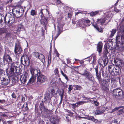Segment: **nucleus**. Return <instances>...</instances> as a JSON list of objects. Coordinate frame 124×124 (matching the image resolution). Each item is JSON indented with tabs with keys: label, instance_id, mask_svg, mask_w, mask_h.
<instances>
[{
	"label": "nucleus",
	"instance_id": "bf43d9fd",
	"mask_svg": "<svg viewBox=\"0 0 124 124\" xmlns=\"http://www.w3.org/2000/svg\"><path fill=\"white\" fill-rule=\"evenodd\" d=\"M11 96L13 98H14L15 99H16V94L14 93H12Z\"/></svg>",
	"mask_w": 124,
	"mask_h": 124
},
{
	"label": "nucleus",
	"instance_id": "ddd939ff",
	"mask_svg": "<svg viewBox=\"0 0 124 124\" xmlns=\"http://www.w3.org/2000/svg\"><path fill=\"white\" fill-rule=\"evenodd\" d=\"M40 22L41 24L43 26L45 29L46 30L47 24L48 23V18L47 17H44L43 18L40 19Z\"/></svg>",
	"mask_w": 124,
	"mask_h": 124
},
{
	"label": "nucleus",
	"instance_id": "9d476101",
	"mask_svg": "<svg viewBox=\"0 0 124 124\" xmlns=\"http://www.w3.org/2000/svg\"><path fill=\"white\" fill-rule=\"evenodd\" d=\"M28 74L26 71L24 72L23 76H22L21 77L20 79L21 82L23 84H25L26 82V81L29 78Z\"/></svg>",
	"mask_w": 124,
	"mask_h": 124
},
{
	"label": "nucleus",
	"instance_id": "393cba45",
	"mask_svg": "<svg viewBox=\"0 0 124 124\" xmlns=\"http://www.w3.org/2000/svg\"><path fill=\"white\" fill-rule=\"evenodd\" d=\"M38 58L40 60L41 62L43 63H45V57L42 54H39V58Z\"/></svg>",
	"mask_w": 124,
	"mask_h": 124
},
{
	"label": "nucleus",
	"instance_id": "dca6fc26",
	"mask_svg": "<svg viewBox=\"0 0 124 124\" xmlns=\"http://www.w3.org/2000/svg\"><path fill=\"white\" fill-rule=\"evenodd\" d=\"M92 57H93V60L92 61L93 64H95L96 63V55L95 53H93L90 56L87 57V58L89 59L88 60H86V61H88L90 62V61L91 60Z\"/></svg>",
	"mask_w": 124,
	"mask_h": 124
},
{
	"label": "nucleus",
	"instance_id": "6e6d98bb",
	"mask_svg": "<svg viewBox=\"0 0 124 124\" xmlns=\"http://www.w3.org/2000/svg\"><path fill=\"white\" fill-rule=\"evenodd\" d=\"M83 98H84V100H85L90 101H92V100H91V99L90 98L86 97L85 96H83Z\"/></svg>",
	"mask_w": 124,
	"mask_h": 124
},
{
	"label": "nucleus",
	"instance_id": "20e7f679",
	"mask_svg": "<svg viewBox=\"0 0 124 124\" xmlns=\"http://www.w3.org/2000/svg\"><path fill=\"white\" fill-rule=\"evenodd\" d=\"M31 76L27 84H32L34 82L36 79V77L38 75L37 72V67H31L30 69Z\"/></svg>",
	"mask_w": 124,
	"mask_h": 124
},
{
	"label": "nucleus",
	"instance_id": "6e6552de",
	"mask_svg": "<svg viewBox=\"0 0 124 124\" xmlns=\"http://www.w3.org/2000/svg\"><path fill=\"white\" fill-rule=\"evenodd\" d=\"M108 59L107 57L104 56L103 58L98 59V62L101 66L104 67L108 63Z\"/></svg>",
	"mask_w": 124,
	"mask_h": 124
},
{
	"label": "nucleus",
	"instance_id": "8fccbe9b",
	"mask_svg": "<svg viewBox=\"0 0 124 124\" xmlns=\"http://www.w3.org/2000/svg\"><path fill=\"white\" fill-rule=\"evenodd\" d=\"M54 73L56 75H57L58 76L59 75V72L58 69L57 68H56L54 70Z\"/></svg>",
	"mask_w": 124,
	"mask_h": 124
},
{
	"label": "nucleus",
	"instance_id": "cd10ccee",
	"mask_svg": "<svg viewBox=\"0 0 124 124\" xmlns=\"http://www.w3.org/2000/svg\"><path fill=\"white\" fill-rule=\"evenodd\" d=\"M24 28L22 24H18L17 26V31L19 32L20 31L22 30Z\"/></svg>",
	"mask_w": 124,
	"mask_h": 124
},
{
	"label": "nucleus",
	"instance_id": "aec40b11",
	"mask_svg": "<svg viewBox=\"0 0 124 124\" xmlns=\"http://www.w3.org/2000/svg\"><path fill=\"white\" fill-rule=\"evenodd\" d=\"M49 90L48 92H46L45 95V97H44V102L47 101L49 99H50L51 97H50V94L49 93Z\"/></svg>",
	"mask_w": 124,
	"mask_h": 124
},
{
	"label": "nucleus",
	"instance_id": "1a4fd4ad",
	"mask_svg": "<svg viewBox=\"0 0 124 124\" xmlns=\"http://www.w3.org/2000/svg\"><path fill=\"white\" fill-rule=\"evenodd\" d=\"M0 80L1 81V82L0 83L2 85L6 86L10 83V77H8V78H6L4 77L0 78Z\"/></svg>",
	"mask_w": 124,
	"mask_h": 124
},
{
	"label": "nucleus",
	"instance_id": "9b49d317",
	"mask_svg": "<svg viewBox=\"0 0 124 124\" xmlns=\"http://www.w3.org/2000/svg\"><path fill=\"white\" fill-rule=\"evenodd\" d=\"M12 13L14 17L16 18H19L22 15L18 9L16 8H13L12 9Z\"/></svg>",
	"mask_w": 124,
	"mask_h": 124
},
{
	"label": "nucleus",
	"instance_id": "0e129e2a",
	"mask_svg": "<svg viewBox=\"0 0 124 124\" xmlns=\"http://www.w3.org/2000/svg\"><path fill=\"white\" fill-rule=\"evenodd\" d=\"M11 35L10 33H7L6 34V37H10Z\"/></svg>",
	"mask_w": 124,
	"mask_h": 124
},
{
	"label": "nucleus",
	"instance_id": "5701e85b",
	"mask_svg": "<svg viewBox=\"0 0 124 124\" xmlns=\"http://www.w3.org/2000/svg\"><path fill=\"white\" fill-rule=\"evenodd\" d=\"M94 69L95 70L96 72V78L101 77V72L100 71L99 72L98 67H96Z\"/></svg>",
	"mask_w": 124,
	"mask_h": 124
},
{
	"label": "nucleus",
	"instance_id": "4468645a",
	"mask_svg": "<svg viewBox=\"0 0 124 124\" xmlns=\"http://www.w3.org/2000/svg\"><path fill=\"white\" fill-rule=\"evenodd\" d=\"M50 120L51 122L50 124H57L59 122L58 116H54L50 118Z\"/></svg>",
	"mask_w": 124,
	"mask_h": 124
},
{
	"label": "nucleus",
	"instance_id": "69168bd1",
	"mask_svg": "<svg viewBox=\"0 0 124 124\" xmlns=\"http://www.w3.org/2000/svg\"><path fill=\"white\" fill-rule=\"evenodd\" d=\"M79 63L81 64H84V61L83 60H79Z\"/></svg>",
	"mask_w": 124,
	"mask_h": 124
},
{
	"label": "nucleus",
	"instance_id": "338daca9",
	"mask_svg": "<svg viewBox=\"0 0 124 124\" xmlns=\"http://www.w3.org/2000/svg\"><path fill=\"white\" fill-rule=\"evenodd\" d=\"M66 121L67 122H69L70 121V117L68 116L66 117Z\"/></svg>",
	"mask_w": 124,
	"mask_h": 124
},
{
	"label": "nucleus",
	"instance_id": "37998d69",
	"mask_svg": "<svg viewBox=\"0 0 124 124\" xmlns=\"http://www.w3.org/2000/svg\"><path fill=\"white\" fill-rule=\"evenodd\" d=\"M87 119L92 121L93 122L94 119V117L93 116H88L86 117Z\"/></svg>",
	"mask_w": 124,
	"mask_h": 124
},
{
	"label": "nucleus",
	"instance_id": "f3484780",
	"mask_svg": "<svg viewBox=\"0 0 124 124\" xmlns=\"http://www.w3.org/2000/svg\"><path fill=\"white\" fill-rule=\"evenodd\" d=\"M106 20L105 17L100 19H98L96 22L94 23H97V25L99 24L100 25H103L105 23V21Z\"/></svg>",
	"mask_w": 124,
	"mask_h": 124
},
{
	"label": "nucleus",
	"instance_id": "f257e3e1",
	"mask_svg": "<svg viewBox=\"0 0 124 124\" xmlns=\"http://www.w3.org/2000/svg\"><path fill=\"white\" fill-rule=\"evenodd\" d=\"M37 73L38 75L37 77L36 83L38 85L45 83L47 80V77L41 74V72L39 69L37 67Z\"/></svg>",
	"mask_w": 124,
	"mask_h": 124
},
{
	"label": "nucleus",
	"instance_id": "a878e982",
	"mask_svg": "<svg viewBox=\"0 0 124 124\" xmlns=\"http://www.w3.org/2000/svg\"><path fill=\"white\" fill-rule=\"evenodd\" d=\"M22 70V69L18 67V68L15 70V71H14V74H16L17 75H20L21 74V72Z\"/></svg>",
	"mask_w": 124,
	"mask_h": 124
},
{
	"label": "nucleus",
	"instance_id": "f03ea898",
	"mask_svg": "<svg viewBox=\"0 0 124 124\" xmlns=\"http://www.w3.org/2000/svg\"><path fill=\"white\" fill-rule=\"evenodd\" d=\"M78 73L84 76L89 80L93 82L94 80V78L92 74L87 69H84L83 68L80 70Z\"/></svg>",
	"mask_w": 124,
	"mask_h": 124
},
{
	"label": "nucleus",
	"instance_id": "052dcab7",
	"mask_svg": "<svg viewBox=\"0 0 124 124\" xmlns=\"http://www.w3.org/2000/svg\"><path fill=\"white\" fill-rule=\"evenodd\" d=\"M63 93H64V91L63 90V92H62V94L61 95V102H62V99L63 97Z\"/></svg>",
	"mask_w": 124,
	"mask_h": 124
},
{
	"label": "nucleus",
	"instance_id": "58836bf2",
	"mask_svg": "<svg viewBox=\"0 0 124 124\" xmlns=\"http://www.w3.org/2000/svg\"><path fill=\"white\" fill-rule=\"evenodd\" d=\"M14 75H13L12 76H10V77H12V83L13 84H15L16 82L17 81V80L15 78L16 77L14 76Z\"/></svg>",
	"mask_w": 124,
	"mask_h": 124
},
{
	"label": "nucleus",
	"instance_id": "f8f14e48",
	"mask_svg": "<svg viewBox=\"0 0 124 124\" xmlns=\"http://www.w3.org/2000/svg\"><path fill=\"white\" fill-rule=\"evenodd\" d=\"M3 58L4 60L6 61L8 64H10L12 62V60L10 56L7 54L6 51L5 52Z\"/></svg>",
	"mask_w": 124,
	"mask_h": 124
},
{
	"label": "nucleus",
	"instance_id": "a211bd4d",
	"mask_svg": "<svg viewBox=\"0 0 124 124\" xmlns=\"http://www.w3.org/2000/svg\"><path fill=\"white\" fill-rule=\"evenodd\" d=\"M103 44L101 42H99L97 44V50L100 53L102 51Z\"/></svg>",
	"mask_w": 124,
	"mask_h": 124
},
{
	"label": "nucleus",
	"instance_id": "c756f323",
	"mask_svg": "<svg viewBox=\"0 0 124 124\" xmlns=\"http://www.w3.org/2000/svg\"><path fill=\"white\" fill-rule=\"evenodd\" d=\"M109 86L101 85V88L103 91L107 92L109 90Z\"/></svg>",
	"mask_w": 124,
	"mask_h": 124
},
{
	"label": "nucleus",
	"instance_id": "7c9ffc66",
	"mask_svg": "<svg viewBox=\"0 0 124 124\" xmlns=\"http://www.w3.org/2000/svg\"><path fill=\"white\" fill-rule=\"evenodd\" d=\"M103 82L100 84L101 85L109 86L108 83L106 80H104L103 79Z\"/></svg>",
	"mask_w": 124,
	"mask_h": 124
},
{
	"label": "nucleus",
	"instance_id": "79ce46f5",
	"mask_svg": "<svg viewBox=\"0 0 124 124\" xmlns=\"http://www.w3.org/2000/svg\"><path fill=\"white\" fill-rule=\"evenodd\" d=\"M31 15L33 16L36 15L37 14V11H35L34 10H32L31 12Z\"/></svg>",
	"mask_w": 124,
	"mask_h": 124
},
{
	"label": "nucleus",
	"instance_id": "b1692460",
	"mask_svg": "<svg viewBox=\"0 0 124 124\" xmlns=\"http://www.w3.org/2000/svg\"><path fill=\"white\" fill-rule=\"evenodd\" d=\"M117 64H116V67H118L120 68L122 67L124 65V63L121 60H117Z\"/></svg>",
	"mask_w": 124,
	"mask_h": 124
},
{
	"label": "nucleus",
	"instance_id": "c03bdc74",
	"mask_svg": "<svg viewBox=\"0 0 124 124\" xmlns=\"http://www.w3.org/2000/svg\"><path fill=\"white\" fill-rule=\"evenodd\" d=\"M102 76L105 78H106L108 76L107 72L105 71H102Z\"/></svg>",
	"mask_w": 124,
	"mask_h": 124
},
{
	"label": "nucleus",
	"instance_id": "6ab92c4d",
	"mask_svg": "<svg viewBox=\"0 0 124 124\" xmlns=\"http://www.w3.org/2000/svg\"><path fill=\"white\" fill-rule=\"evenodd\" d=\"M94 27L99 32L101 33L103 32V29L101 26H98L97 23H94L93 24Z\"/></svg>",
	"mask_w": 124,
	"mask_h": 124
},
{
	"label": "nucleus",
	"instance_id": "4d7b16f0",
	"mask_svg": "<svg viewBox=\"0 0 124 124\" xmlns=\"http://www.w3.org/2000/svg\"><path fill=\"white\" fill-rule=\"evenodd\" d=\"M73 88V86L71 85H69V87L68 88V91H69L70 92L72 90Z\"/></svg>",
	"mask_w": 124,
	"mask_h": 124
},
{
	"label": "nucleus",
	"instance_id": "423d86ee",
	"mask_svg": "<svg viewBox=\"0 0 124 124\" xmlns=\"http://www.w3.org/2000/svg\"><path fill=\"white\" fill-rule=\"evenodd\" d=\"M113 93L114 96L119 100H122L123 99V92L121 89L117 88L114 89L113 91Z\"/></svg>",
	"mask_w": 124,
	"mask_h": 124
},
{
	"label": "nucleus",
	"instance_id": "a18cd8bd",
	"mask_svg": "<svg viewBox=\"0 0 124 124\" xmlns=\"http://www.w3.org/2000/svg\"><path fill=\"white\" fill-rule=\"evenodd\" d=\"M43 9H42L40 11V12L39 15H40V16L41 17V19L43 18H44V17H45L44 16V15L43 12Z\"/></svg>",
	"mask_w": 124,
	"mask_h": 124
},
{
	"label": "nucleus",
	"instance_id": "f704fd0d",
	"mask_svg": "<svg viewBox=\"0 0 124 124\" xmlns=\"http://www.w3.org/2000/svg\"><path fill=\"white\" fill-rule=\"evenodd\" d=\"M116 31L117 30L116 29H113L111 30L110 31L111 33L110 34V36L111 37H112L113 36Z\"/></svg>",
	"mask_w": 124,
	"mask_h": 124
},
{
	"label": "nucleus",
	"instance_id": "473e14b6",
	"mask_svg": "<svg viewBox=\"0 0 124 124\" xmlns=\"http://www.w3.org/2000/svg\"><path fill=\"white\" fill-rule=\"evenodd\" d=\"M60 72L62 75L65 78L67 81L69 79L68 77L65 73H64L63 72L61 69H60Z\"/></svg>",
	"mask_w": 124,
	"mask_h": 124
},
{
	"label": "nucleus",
	"instance_id": "c85d7f7f",
	"mask_svg": "<svg viewBox=\"0 0 124 124\" xmlns=\"http://www.w3.org/2000/svg\"><path fill=\"white\" fill-rule=\"evenodd\" d=\"M100 11L98 10L94 12L92 11L90 13V15L91 16H94L99 14Z\"/></svg>",
	"mask_w": 124,
	"mask_h": 124
},
{
	"label": "nucleus",
	"instance_id": "2f4dec72",
	"mask_svg": "<svg viewBox=\"0 0 124 124\" xmlns=\"http://www.w3.org/2000/svg\"><path fill=\"white\" fill-rule=\"evenodd\" d=\"M48 89V91L49 90L50 91V90L51 91L50 92V93L51 94V96H54V94L55 93V90H54V88H52L51 87H49Z\"/></svg>",
	"mask_w": 124,
	"mask_h": 124
},
{
	"label": "nucleus",
	"instance_id": "09e8293b",
	"mask_svg": "<svg viewBox=\"0 0 124 124\" xmlns=\"http://www.w3.org/2000/svg\"><path fill=\"white\" fill-rule=\"evenodd\" d=\"M103 112L101 110H96V111L95 112V114L97 115H101L103 113Z\"/></svg>",
	"mask_w": 124,
	"mask_h": 124
},
{
	"label": "nucleus",
	"instance_id": "0eeeda50",
	"mask_svg": "<svg viewBox=\"0 0 124 124\" xmlns=\"http://www.w3.org/2000/svg\"><path fill=\"white\" fill-rule=\"evenodd\" d=\"M23 51L20 42L17 41L15 44L14 52L16 55L20 54Z\"/></svg>",
	"mask_w": 124,
	"mask_h": 124
},
{
	"label": "nucleus",
	"instance_id": "ea45409f",
	"mask_svg": "<svg viewBox=\"0 0 124 124\" xmlns=\"http://www.w3.org/2000/svg\"><path fill=\"white\" fill-rule=\"evenodd\" d=\"M17 9L20 13L21 14H22V15L23 14L24 12V10L23 8L22 7H20L19 9Z\"/></svg>",
	"mask_w": 124,
	"mask_h": 124
},
{
	"label": "nucleus",
	"instance_id": "603ef678",
	"mask_svg": "<svg viewBox=\"0 0 124 124\" xmlns=\"http://www.w3.org/2000/svg\"><path fill=\"white\" fill-rule=\"evenodd\" d=\"M93 122H94L96 123L100 124L101 123V120L98 121V119L94 118L93 121Z\"/></svg>",
	"mask_w": 124,
	"mask_h": 124
},
{
	"label": "nucleus",
	"instance_id": "864d4df0",
	"mask_svg": "<svg viewBox=\"0 0 124 124\" xmlns=\"http://www.w3.org/2000/svg\"><path fill=\"white\" fill-rule=\"evenodd\" d=\"M54 53H55L56 56V57L59 58V54L58 53L56 49H55V50L54 51Z\"/></svg>",
	"mask_w": 124,
	"mask_h": 124
},
{
	"label": "nucleus",
	"instance_id": "39448f33",
	"mask_svg": "<svg viewBox=\"0 0 124 124\" xmlns=\"http://www.w3.org/2000/svg\"><path fill=\"white\" fill-rule=\"evenodd\" d=\"M19 62L18 61L14 62H11L10 64H11L10 67V69L8 72V69L7 68L6 69V72L8 75L9 76H11L14 75V71L15 70H16L18 68L17 66L18 65Z\"/></svg>",
	"mask_w": 124,
	"mask_h": 124
},
{
	"label": "nucleus",
	"instance_id": "e433bc0d",
	"mask_svg": "<svg viewBox=\"0 0 124 124\" xmlns=\"http://www.w3.org/2000/svg\"><path fill=\"white\" fill-rule=\"evenodd\" d=\"M91 99H93L92 100L93 101V103L95 104V105L97 106H98L99 105V103L96 100H95L94 99H96L95 98H91Z\"/></svg>",
	"mask_w": 124,
	"mask_h": 124
},
{
	"label": "nucleus",
	"instance_id": "680f3d73",
	"mask_svg": "<svg viewBox=\"0 0 124 124\" xmlns=\"http://www.w3.org/2000/svg\"><path fill=\"white\" fill-rule=\"evenodd\" d=\"M76 104H77V103H76L75 104H71V105L72 106H73V107H74V108H75L76 107L78 106V105L77 104V105H76Z\"/></svg>",
	"mask_w": 124,
	"mask_h": 124
},
{
	"label": "nucleus",
	"instance_id": "7ed1b4c3",
	"mask_svg": "<svg viewBox=\"0 0 124 124\" xmlns=\"http://www.w3.org/2000/svg\"><path fill=\"white\" fill-rule=\"evenodd\" d=\"M114 65H108V70L109 73L113 76H116L119 75L121 71V68L118 67H114Z\"/></svg>",
	"mask_w": 124,
	"mask_h": 124
},
{
	"label": "nucleus",
	"instance_id": "412c9836",
	"mask_svg": "<svg viewBox=\"0 0 124 124\" xmlns=\"http://www.w3.org/2000/svg\"><path fill=\"white\" fill-rule=\"evenodd\" d=\"M122 39L121 37L119 35H117L116 37V44L117 46H119V44L120 43Z\"/></svg>",
	"mask_w": 124,
	"mask_h": 124
},
{
	"label": "nucleus",
	"instance_id": "e2e57ef3",
	"mask_svg": "<svg viewBox=\"0 0 124 124\" xmlns=\"http://www.w3.org/2000/svg\"><path fill=\"white\" fill-rule=\"evenodd\" d=\"M121 108V107L120 106H119L118 107H116L113 110L114 111H116L117 110H118L120 108Z\"/></svg>",
	"mask_w": 124,
	"mask_h": 124
},
{
	"label": "nucleus",
	"instance_id": "49530a36",
	"mask_svg": "<svg viewBox=\"0 0 124 124\" xmlns=\"http://www.w3.org/2000/svg\"><path fill=\"white\" fill-rule=\"evenodd\" d=\"M2 121L3 124H11V122H12L11 121H8L6 122L5 121H4V120H2Z\"/></svg>",
	"mask_w": 124,
	"mask_h": 124
},
{
	"label": "nucleus",
	"instance_id": "4be33fe9",
	"mask_svg": "<svg viewBox=\"0 0 124 124\" xmlns=\"http://www.w3.org/2000/svg\"><path fill=\"white\" fill-rule=\"evenodd\" d=\"M39 108L40 110L41 111L43 109H44L45 111L48 110V109L45 106L43 101H42V102L40 103L39 105Z\"/></svg>",
	"mask_w": 124,
	"mask_h": 124
},
{
	"label": "nucleus",
	"instance_id": "bb28decb",
	"mask_svg": "<svg viewBox=\"0 0 124 124\" xmlns=\"http://www.w3.org/2000/svg\"><path fill=\"white\" fill-rule=\"evenodd\" d=\"M73 86L75 90L80 91L83 89V88L80 85H73Z\"/></svg>",
	"mask_w": 124,
	"mask_h": 124
},
{
	"label": "nucleus",
	"instance_id": "de8ad7c7",
	"mask_svg": "<svg viewBox=\"0 0 124 124\" xmlns=\"http://www.w3.org/2000/svg\"><path fill=\"white\" fill-rule=\"evenodd\" d=\"M66 111L67 112L69 113V114H67V115H68L71 116H72L74 114L73 113L71 112L70 110H67Z\"/></svg>",
	"mask_w": 124,
	"mask_h": 124
},
{
	"label": "nucleus",
	"instance_id": "13d9d810",
	"mask_svg": "<svg viewBox=\"0 0 124 124\" xmlns=\"http://www.w3.org/2000/svg\"><path fill=\"white\" fill-rule=\"evenodd\" d=\"M58 27V34L56 36H57V37H58L59 36L61 33L60 29V28L59 27Z\"/></svg>",
	"mask_w": 124,
	"mask_h": 124
},
{
	"label": "nucleus",
	"instance_id": "5fc2aeb1",
	"mask_svg": "<svg viewBox=\"0 0 124 124\" xmlns=\"http://www.w3.org/2000/svg\"><path fill=\"white\" fill-rule=\"evenodd\" d=\"M51 62V58H48V66H49L50 65V64Z\"/></svg>",
	"mask_w": 124,
	"mask_h": 124
},
{
	"label": "nucleus",
	"instance_id": "c9c22d12",
	"mask_svg": "<svg viewBox=\"0 0 124 124\" xmlns=\"http://www.w3.org/2000/svg\"><path fill=\"white\" fill-rule=\"evenodd\" d=\"M5 76V72L2 70L0 69V78Z\"/></svg>",
	"mask_w": 124,
	"mask_h": 124
},
{
	"label": "nucleus",
	"instance_id": "72a5a7b5",
	"mask_svg": "<svg viewBox=\"0 0 124 124\" xmlns=\"http://www.w3.org/2000/svg\"><path fill=\"white\" fill-rule=\"evenodd\" d=\"M108 52H109L108 51L107 47H105L103 53V55L105 56H107V54Z\"/></svg>",
	"mask_w": 124,
	"mask_h": 124
},
{
	"label": "nucleus",
	"instance_id": "a19ab883",
	"mask_svg": "<svg viewBox=\"0 0 124 124\" xmlns=\"http://www.w3.org/2000/svg\"><path fill=\"white\" fill-rule=\"evenodd\" d=\"M120 107H121V108H122L121 109L119 110L118 111L119 113H118L119 115L122 114L124 112V107L123 106H121Z\"/></svg>",
	"mask_w": 124,
	"mask_h": 124
},
{
	"label": "nucleus",
	"instance_id": "3c124183",
	"mask_svg": "<svg viewBox=\"0 0 124 124\" xmlns=\"http://www.w3.org/2000/svg\"><path fill=\"white\" fill-rule=\"evenodd\" d=\"M96 79H98L99 83H100V84L102 83V82H103V79H102L101 77L97 78Z\"/></svg>",
	"mask_w": 124,
	"mask_h": 124
},
{
	"label": "nucleus",
	"instance_id": "4c0bfd02",
	"mask_svg": "<svg viewBox=\"0 0 124 124\" xmlns=\"http://www.w3.org/2000/svg\"><path fill=\"white\" fill-rule=\"evenodd\" d=\"M34 57L38 58H39V56L40 54L39 53L37 52H34L32 53Z\"/></svg>",
	"mask_w": 124,
	"mask_h": 124
},
{
	"label": "nucleus",
	"instance_id": "774afa93",
	"mask_svg": "<svg viewBox=\"0 0 124 124\" xmlns=\"http://www.w3.org/2000/svg\"><path fill=\"white\" fill-rule=\"evenodd\" d=\"M68 18H71L72 16V15L71 13H68Z\"/></svg>",
	"mask_w": 124,
	"mask_h": 124
},
{
	"label": "nucleus",
	"instance_id": "2eb2a0df",
	"mask_svg": "<svg viewBox=\"0 0 124 124\" xmlns=\"http://www.w3.org/2000/svg\"><path fill=\"white\" fill-rule=\"evenodd\" d=\"M24 62L23 65L25 66H28L30 64V60L29 57L26 54H25L23 56Z\"/></svg>",
	"mask_w": 124,
	"mask_h": 124
}]
</instances>
